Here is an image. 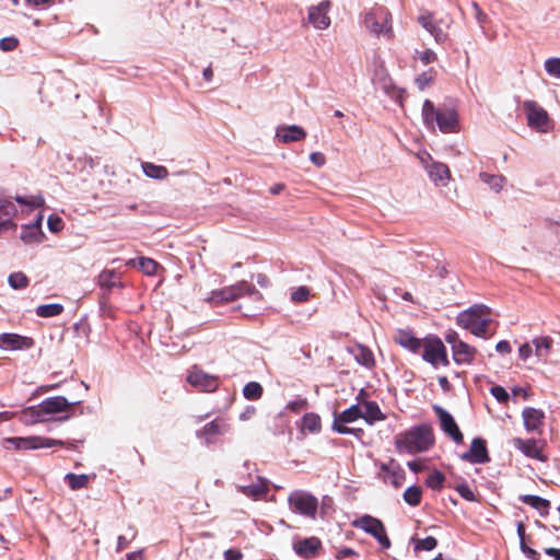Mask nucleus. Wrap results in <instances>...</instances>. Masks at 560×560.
<instances>
[{"instance_id": "6ab92c4d", "label": "nucleus", "mask_w": 560, "mask_h": 560, "mask_svg": "<svg viewBox=\"0 0 560 560\" xmlns=\"http://www.w3.org/2000/svg\"><path fill=\"white\" fill-rule=\"evenodd\" d=\"M42 221L43 215L38 214L33 223L22 226L20 238L24 244H39L44 241L45 234L42 230Z\"/></svg>"}, {"instance_id": "5fc2aeb1", "label": "nucleus", "mask_w": 560, "mask_h": 560, "mask_svg": "<svg viewBox=\"0 0 560 560\" xmlns=\"http://www.w3.org/2000/svg\"><path fill=\"white\" fill-rule=\"evenodd\" d=\"M456 491L460 494V497L467 501L474 502L476 501V495L469 486L466 483H460L456 487Z\"/></svg>"}, {"instance_id": "ea45409f", "label": "nucleus", "mask_w": 560, "mask_h": 560, "mask_svg": "<svg viewBox=\"0 0 560 560\" xmlns=\"http://www.w3.org/2000/svg\"><path fill=\"white\" fill-rule=\"evenodd\" d=\"M302 430H307L311 433H316L320 430L319 416L310 412L302 418Z\"/></svg>"}, {"instance_id": "c9c22d12", "label": "nucleus", "mask_w": 560, "mask_h": 560, "mask_svg": "<svg viewBox=\"0 0 560 560\" xmlns=\"http://www.w3.org/2000/svg\"><path fill=\"white\" fill-rule=\"evenodd\" d=\"M45 420L44 412L40 410V405L24 409L20 415V421L25 424H33Z\"/></svg>"}, {"instance_id": "39448f33", "label": "nucleus", "mask_w": 560, "mask_h": 560, "mask_svg": "<svg viewBox=\"0 0 560 560\" xmlns=\"http://www.w3.org/2000/svg\"><path fill=\"white\" fill-rule=\"evenodd\" d=\"M362 26L375 36L392 38L394 36L392 25V14L383 5H375L363 13Z\"/></svg>"}, {"instance_id": "393cba45", "label": "nucleus", "mask_w": 560, "mask_h": 560, "mask_svg": "<svg viewBox=\"0 0 560 560\" xmlns=\"http://www.w3.org/2000/svg\"><path fill=\"white\" fill-rule=\"evenodd\" d=\"M20 450H37V448H49L56 445H65L61 440H55L44 436H26L21 438Z\"/></svg>"}, {"instance_id": "3c124183", "label": "nucleus", "mask_w": 560, "mask_h": 560, "mask_svg": "<svg viewBox=\"0 0 560 560\" xmlns=\"http://www.w3.org/2000/svg\"><path fill=\"white\" fill-rule=\"evenodd\" d=\"M311 295V291L307 287L301 285L291 292V301L294 303L306 302Z\"/></svg>"}, {"instance_id": "bb28decb", "label": "nucleus", "mask_w": 560, "mask_h": 560, "mask_svg": "<svg viewBox=\"0 0 560 560\" xmlns=\"http://www.w3.org/2000/svg\"><path fill=\"white\" fill-rule=\"evenodd\" d=\"M427 173L435 186H446L451 179L448 166L441 162H432Z\"/></svg>"}, {"instance_id": "7c9ffc66", "label": "nucleus", "mask_w": 560, "mask_h": 560, "mask_svg": "<svg viewBox=\"0 0 560 560\" xmlns=\"http://www.w3.org/2000/svg\"><path fill=\"white\" fill-rule=\"evenodd\" d=\"M362 418L366 423L373 424L376 421L385 419V416L381 411L377 402L375 401H362L360 402Z\"/></svg>"}, {"instance_id": "338daca9", "label": "nucleus", "mask_w": 560, "mask_h": 560, "mask_svg": "<svg viewBox=\"0 0 560 560\" xmlns=\"http://www.w3.org/2000/svg\"><path fill=\"white\" fill-rule=\"evenodd\" d=\"M16 202L20 203V205H25V206H31L32 208H37L39 207L42 203H43V199H32V200H28L24 197H20L18 196L15 198Z\"/></svg>"}, {"instance_id": "9d476101", "label": "nucleus", "mask_w": 560, "mask_h": 560, "mask_svg": "<svg viewBox=\"0 0 560 560\" xmlns=\"http://www.w3.org/2000/svg\"><path fill=\"white\" fill-rule=\"evenodd\" d=\"M445 341L451 346L453 360L458 365H470L477 354V349L463 341L456 331H448Z\"/></svg>"}, {"instance_id": "9b49d317", "label": "nucleus", "mask_w": 560, "mask_h": 560, "mask_svg": "<svg viewBox=\"0 0 560 560\" xmlns=\"http://www.w3.org/2000/svg\"><path fill=\"white\" fill-rule=\"evenodd\" d=\"M421 349H423L422 359L433 368L438 369L440 365L447 366L450 364L446 348L440 338L429 337L423 339Z\"/></svg>"}, {"instance_id": "f8f14e48", "label": "nucleus", "mask_w": 560, "mask_h": 560, "mask_svg": "<svg viewBox=\"0 0 560 560\" xmlns=\"http://www.w3.org/2000/svg\"><path fill=\"white\" fill-rule=\"evenodd\" d=\"M187 383L199 392L212 393L219 386L215 375L206 373L199 366L194 365L187 374Z\"/></svg>"}, {"instance_id": "20e7f679", "label": "nucleus", "mask_w": 560, "mask_h": 560, "mask_svg": "<svg viewBox=\"0 0 560 560\" xmlns=\"http://www.w3.org/2000/svg\"><path fill=\"white\" fill-rule=\"evenodd\" d=\"M236 488L244 495L253 500H260L268 493L269 483L266 478L256 474L255 465L245 462Z\"/></svg>"}, {"instance_id": "79ce46f5", "label": "nucleus", "mask_w": 560, "mask_h": 560, "mask_svg": "<svg viewBox=\"0 0 560 560\" xmlns=\"http://www.w3.org/2000/svg\"><path fill=\"white\" fill-rule=\"evenodd\" d=\"M243 395L248 400H257L262 395V387L257 382H249L244 386Z\"/></svg>"}, {"instance_id": "bf43d9fd", "label": "nucleus", "mask_w": 560, "mask_h": 560, "mask_svg": "<svg viewBox=\"0 0 560 560\" xmlns=\"http://www.w3.org/2000/svg\"><path fill=\"white\" fill-rule=\"evenodd\" d=\"M491 394L494 396V398L499 401V402H506L509 400V394L508 392L502 387V386H493L491 388Z\"/></svg>"}, {"instance_id": "f704fd0d", "label": "nucleus", "mask_w": 560, "mask_h": 560, "mask_svg": "<svg viewBox=\"0 0 560 560\" xmlns=\"http://www.w3.org/2000/svg\"><path fill=\"white\" fill-rule=\"evenodd\" d=\"M94 476H90V475H85V474L75 475V474L69 472L65 476V480L67 481V483L71 490H80V489L86 488L89 486L90 480Z\"/></svg>"}, {"instance_id": "6e6d98bb", "label": "nucleus", "mask_w": 560, "mask_h": 560, "mask_svg": "<svg viewBox=\"0 0 560 560\" xmlns=\"http://www.w3.org/2000/svg\"><path fill=\"white\" fill-rule=\"evenodd\" d=\"M347 422L339 421V417L336 415L332 423V429L340 434H352L354 429L346 425Z\"/></svg>"}, {"instance_id": "f3484780", "label": "nucleus", "mask_w": 560, "mask_h": 560, "mask_svg": "<svg viewBox=\"0 0 560 560\" xmlns=\"http://www.w3.org/2000/svg\"><path fill=\"white\" fill-rule=\"evenodd\" d=\"M229 431V424L223 419H214L196 432V436L206 444L214 442L215 438Z\"/></svg>"}, {"instance_id": "13d9d810", "label": "nucleus", "mask_w": 560, "mask_h": 560, "mask_svg": "<svg viewBox=\"0 0 560 560\" xmlns=\"http://www.w3.org/2000/svg\"><path fill=\"white\" fill-rule=\"evenodd\" d=\"M418 58L423 65L432 63L436 60V54L431 49H425L423 51L417 52Z\"/></svg>"}, {"instance_id": "72a5a7b5", "label": "nucleus", "mask_w": 560, "mask_h": 560, "mask_svg": "<svg viewBox=\"0 0 560 560\" xmlns=\"http://www.w3.org/2000/svg\"><path fill=\"white\" fill-rule=\"evenodd\" d=\"M141 167L145 176L153 179H164L168 176V171L163 165H158L151 162H142Z\"/></svg>"}, {"instance_id": "8fccbe9b", "label": "nucleus", "mask_w": 560, "mask_h": 560, "mask_svg": "<svg viewBox=\"0 0 560 560\" xmlns=\"http://www.w3.org/2000/svg\"><path fill=\"white\" fill-rule=\"evenodd\" d=\"M412 541L415 542L416 551H419V550L430 551V550L434 549L438 544L436 539L432 536H428L424 539H412Z\"/></svg>"}, {"instance_id": "680f3d73", "label": "nucleus", "mask_w": 560, "mask_h": 560, "mask_svg": "<svg viewBox=\"0 0 560 560\" xmlns=\"http://www.w3.org/2000/svg\"><path fill=\"white\" fill-rule=\"evenodd\" d=\"M18 39L15 37H5L0 40V48L3 51L13 50L18 46Z\"/></svg>"}, {"instance_id": "4be33fe9", "label": "nucleus", "mask_w": 560, "mask_h": 560, "mask_svg": "<svg viewBox=\"0 0 560 560\" xmlns=\"http://www.w3.org/2000/svg\"><path fill=\"white\" fill-rule=\"evenodd\" d=\"M382 478L386 483H390L395 488L400 487L405 481V471L404 469L394 460H390L388 464H382Z\"/></svg>"}, {"instance_id": "dca6fc26", "label": "nucleus", "mask_w": 560, "mask_h": 560, "mask_svg": "<svg viewBox=\"0 0 560 560\" xmlns=\"http://www.w3.org/2000/svg\"><path fill=\"white\" fill-rule=\"evenodd\" d=\"M16 213V205L10 198L0 197V233L16 229V223L13 221Z\"/></svg>"}, {"instance_id": "ddd939ff", "label": "nucleus", "mask_w": 560, "mask_h": 560, "mask_svg": "<svg viewBox=\"0 0 560 560\" xmlns=\"http://www.w3.org/2000/svg\"><path fill=\"white\" fill-rule=\"evenodd\" d=\"M418 23L433 36L436 43H444L448 38L446 30L450 27V21L435 20L432 13L425 11L418 16Z\"/></svg>"}, {"instance_id": "c85d7f7f", "label": "nucleus", "mask_w": 560, "mask_h": 560, "mask_svg": "<svg viewBox=\"0 0 560 560\" xmlns=\"http://www.w3.org/2000/svg\"><path fill=\"white\" fill-rule=\"evenodd\" d=\"M513 446L520 450L525 456L542 460L541 448L535 440H523L515 438L512 441Z\"/></svg>"}, {"instance_id": "a211bd4d", "label": "nucleus", "mask_w": 560, "mask_h": 560, "mask_svg": "<svg viewBox=\"0 0 560 560\" xmlns=\"http://www.w3.org/2000/svg\"><path fill=\"white\" fill-rule=\"evenodd\" d=\"M434 411L439 417L441 429L447 435H450L454 442L460 443L463 441V434L458 429L453 416L440 406H435Z\"/></svg>"}, {"instance_id": "4468645a", "label": "nucleus", "mask_w": 560, "mask_h": 560, "mask_svg": "<svg viewBox=\"0 0 560 560\" xmlns=\"http://www.w3.org/2000/svg\"><path fill=\"white\" fill-rule=\"evenodd\" d=\"M331 2L324 0L316 5H311L307 12L308 23L316 30L324 31L330 26L329 11Z\"/></svg>"}, {"instance_id": "b1692460", "label": "nucleus", "mask_w": 560, "mask_h": 560, "mask_svg": "<svg viewBox=\"0 0 560 560\" xmlns=\"http://www.w3.org/2000/svg\"><path fill=\"white\" fill-rule=\"evenodd\" d=\"M394 340L402 348L417 353L422 348L423 339L417 338L411 330L398 329Z\"/></svg>"}, {"instance_id": "4c0bfd02", "label": "nucleus", "mask_w": 560, "mask_h": 560, "mask_svg": "<svg viewBox=\"0 0 560 560\" xmlns=\"http://www.w3.org/2000/svg\"><path fill=\"white\" fill-rule=\"evenodd\" d=\"M63 306L59 303H52V304H43L37 306L36 308V315L39 317H54L58 316L62 313Z\"/></svg>"}, {"instance_id": "aec40b11", "label": "nucleus", "mask_w": 560, "mask_h": 560, "mask_svg": "<svg viewBox=\"0 0 560 560\" xmlns=\"http://www.w3.org/2000/svg\"><path fill=\"white\" fill-rule=\"evenodd\" d=\"M32 346L33 340L28 337L8 332L0 335V349L4 351L28 349Z\"/></svg>"}, {"instance_id": "c756f323", "label": "nucleus", "mask_w": 560, "mask_h": 560, "mask_svg": "<svg viewBox=\"0 0 560 560\" xmlns=\"http://www.w3.org/2000/svg\"><path fill=\"white\" fill-rule=\"evenodd\" d=\"M72 404H70L65 397L56 396L49 397L40 402V410L44 416L57 413L67 410Z\"/></svg>"}, {"instance_id": "0eeeda50", "label": "nucleus", "mask_w": 560, "mask_h": 560, "mask_svg": "<svg viewBox=\"0 0 560 560\" xmlns=\"http://www.w3.org/2000/svg\"><path fill=\"white\" fill-rule=\"evenodd\" d=\"M523 109L526 116L527 125L530 129L540 133H547L552 130L553 122L547 110L535 101H525Z\"/></svg>"}, {"instance_id": "423d86ee", "label": "nucleus", "mask_w": 560, "mask_h": 560, "mask_svg": "<svg viewBox=\"0 0 560 560\" xmlns=\"http://www.w3.org/2000/svg\"><path fill=\"white\" fill-rule=\"evenodd\" d=\"M248 296L255 302L262 300V294L252 283L242 280L232 285L224 287L219 290H213L208 298V301L213 304L226 303L235 301L240 298Z\"/></svg>"}, {"instance_id": "a19ab883", "label": "nucleus", "mask_w": 560, "mask_h": 560, "mask_svg": "<svg viewBox=\"0 0 560 560\" xmlns=\"http://www.w3.org/2000/svg\"><path fill=\"white\" fill-rule=\"evenodd\" d=\"M422 490L418 486L408 487L404 492V500L411 506H417L421 502Z\"/></svg>"}, {"instance_id": "37998d69", "label": "nucleus", "mask_w": 560, "mask_h": 560, "mask_svg": "<svg viewBox=\"0 0 560 560\" xmlns=\"http://www.w3.org/2000/svg\"><path fill=\"white\" fill-rule=\"evenodd\" d=\"M354 357L358 363L364 366H372L374 363L373 353L362 346L358 347L354 351Z\"/></svg>"}, {"instance_id": "4d7b16f0", "label": "nucleus", "mask_w": 560, "mask_h": 560, "mask_svg": "<svg viewBox=\"0 0 560 560\" xmlns=\"http://www.w3.org/2000/svg\"><path fill=\"white\" fill-rule=\"evenodd\" d=\"M534 354V346L530 342H525L518 348V357L522 361H527Z\"/></svg>"}, {"instance_id": "052dcab7", "label": "nucleus", "mask_w": 560, "mask_h": 560, "mask_svg": "<svg viewBox=\"0 0 560 560\" xmlns=\"http://www.w3.org/2000/svg\"><path fill=\"white\" fill-rule=\"evenodd\" d=\"M386 78H387L386 69H385V67H384L383 61H380V63H378L377 68L374 70V74H373L372 80H373L374 82H375V81H378V82H383V83H385Z\"/></svg>"}, {"instance_id": "864d4df0", "label": "nucleus", "mask_w": 560, "mask_h": 560, "mask_svg": "<svg viewBox=\"0 0 560 560\" xmlns=\"http://www.w3.org/2000/svg\"><path fill=\"white\" fill-rule=\"evenodd\" d=\"M47 225L50 232L58 233L63 229V221L58 215H50L47 220Z\"/></svg>"}, {"instance_id": "774afa93", "label": "nucleus", "mask_w": 560, "mask_h": 560, "mask_svg": "<svg viewBox=\"0 0 560 560\" xmlns=\"http://www.w3.org/2000/svg\"><path fill=\"white\" fill-rule=\"evenodd\" d=\"M242 557V552L236 549H228L224 551V560H241Z\"/></svg>"}, {"instance_id": "5701e85b", "label": "nucleus", "mask_w": 560, "mask_h": 560, "mask_svg": "<svg viewBox=\"0 0 560 560\" xmlns=\"http://www.w3.org/2000/svg\"><path fill=\"white\" fill-rule=\"evenodd\" d=\"M532 343L537 362L547 363L553 348V339L549 336H537L533 338Z\"/></svg>"}, {"instance_id": "a878e982", "label": "nucleus", "mask_w": 560, "mask_h": 560, "mask_svg": "<svg viewBox=\"0 0 560 560\" xmlns=\"http://www.w3.org/2000/svg\"><path fill=\"white\" fill-rule=\"evenodd\" d=\"M522 417L524 420L525 429L529 432H539L542 424L545 413L540 409L527 407L523 410Z\"/></svg>"}, {"instance_id": "f03ea898", "label": "nucleus", "mask_w": 560, "mask_h": 560, "mask_svg": "<svg viewBox=\"0 0 560 560\" xmlns=\"http://www.w3.org/2000/svg\"><path fill=\"white\" fill-rule=\"evenodd\" d=\"M433 443L432 429L427 424L412 427L396 436V447L400 453H421L429 450Z\"/></svg>"}, {"instance_id": "e433bc0d", "label": "nucleus", "mask_w": 560, "mask_h": 560, "mask_svg": "<svg viewBox=\"0 0 560 560\" xmlns=\"http://www.w3.org/2000/svg\"><path fill=\"white\" fill-rule=\"evenodd\" d=\"M525 504L536 509L541 515L547 514L549 509V501L538 495L526 494L522 498Z\"/></svg>"}, {"instance_id": "2eb2a0df", "label": "nucleus", "mask_w": 560, "mask_h": 560, "mask_svg": "<svg viewBox=\"0 0 560 560\" xmlns=\"http://www.w3.org/2000/svg\"><path fill=\"white\" fill-rule=\"evenodd\" d=\"M459 457L462 460L471 464H483L490 460L486 442L480 438L474 439L469 450Z\"/></svg>"}, {"instance_id": "0e129e2a", "label": "nucleus", "mask_w": 560, "mask_h": 560, "mask_svg": "<svg viewBox=\"0 0 560 560\" xmlns=\"http://www.w3.org/2000/svg\"><path fill=\"white\" fill-rule=\"evenodd\" d=\"M417 156H418L420 163L422 164V166L425 168V171H428V167H430V164L432 162H434L431 154L427 151L419 152L417 154Z\"/></svg>"}, {"instance_id": "473e14b6", "label": "nucleus", "mask_w": 560, "mask_h": 560, "mask_svg": "<svg viewBox=\"0 0 560 560\" xmlns=\"http://www.w3.org/2000/svg\"><path fill=\"white\" fill-rule=\"evenodd\" d=\"M479 178L482 183L488 185V187L492 191H494L497 194L502 191V189L505 187L506 182H508L506 178L501 174H490L487 172L479 173Z\"/></svg>"}, {"instance_id": "f257e3e1", "label": "nucleus", "mask_w": 560, "mask_h": 560, "mask_svg": "<svg viewBox=\"0 0 560 560\" xmlns=\"http://www.w3.org/2000/svg\"><path fill=\"white\" fill-rule=\"evenodd\" d=\"M423 124L434 130L438 126L443 133H457L460 130L458 113L454 107L446 105L435 107L430 100H425L422 105Z\"/></svg>"}, {"instance_id": "6e6552de", "label": "nucleus", "mask_w": 560, "mask_h": 560, "mask_svg": "<svg viewBox=\"0 0 560 560\" xmlns=\"http://www.w3.org/2000/svg\"><path fill=\"white\" fill-rule=\"evenodd\" d=\"M351 525L375 538L383 549L390 548V539L387 536L385 525L380 518L365 514L353 520Z\"/></svg>"}, {"instance_id": "09e8293b", "label": "nucleus", "mask_w": 560, "mask_h": 560, "mask_svg": "<svg viewBox=\"0 0 560 560\" xmlns=\"http://www.w3.org/2000/svg\"><path fill=\"white\" fill-rule=\"evenodd\" d=\"M444 479L445 477L441 471L434 470L427 477L425 485L433 490H440L443 487Z\"/></svg>"}, {"instance_id": "49530a36", "label": "nucleus", "mask_w": 560, "mask_h": 560, "mask_svg": "<svg viewBox=\"0 0 560 560\" xmlns=\"http://www.w3.org/2000/svg\"><path fill=\"white\" fill-rule=\"evenodd\" d=\"M136 537H137V529L133 526H129L128 533L126 535L118 536L117 547H116L117 552H120L121 550L127 548L129 546V544L133 539H136Z\"/></svg>"}, {"instance_id": "cd10ccee", "label": "nucleus", "mask_w": 560, "mask_h": 560, "mask_svg": "<svg viewBox=\"0 0 560 560\" xmlns=\"http://www.w3.org/2000/svg\"><path fill=\"white\" fill-rule=\"evenodd\" d=\"M319 547L320 541L316 537L300 539L293 542L295 553L305 559L314 557Z\"/></svg>"}, {"instance_id": "a18cd8bd", "label": "nucleus", "mask_w": 560, "mask_h": 560, "mask_svg": "<svg viewBox=\"0 0 560 560\" xmlns=\"http://www.w3.org/2000/svg\"><path fill=\"white\" fill-rule=\"evenodd\" d=\"M138 265L141 271L147 276L155 275L159 268V264L155 260L148 257H140L138 259Z\"/></svg>"}, {"instance_id": "603ef678", "label": "nucleus", "mask_w": 560, "mask_h": 560, "mask_svg": "<svg viewBox=\"0 0 560 560\" xmlns=\"http://www.w3.org/2000/svg\"><path fill=\"white\" fill-rule=\"evenodd\" d=\"M434 78V73L432 70L424 71L423 73L419 74L416 79V84L420 90H424L427 86H429Z\"/></svg>"}, {"instance_id": "de8ad7c7", "label": "nucleus", "mask_w": 560, "mask_h": 560, "mask_svg": "<svg viewBox=\"0 0 560 560\" xmlns=\"http://www.w3.org/2000/svg\"><path fill=\"white\" fill-rule=\"evenodd\" d=\"M544 68L550 77L560 79V58L551 57L546 59L544 62Z\"/></svg>"}, {"instance_id": "1a4fd4ad", "label": "nucleus", "mask_w": 560, "mask_h": 560, "mask_svg": "<svg viewBox=\"0 0 560 560\" xmlns=\"http://www.w3.org/2000/svg\"><path fill=\"white\" fill-rule=\"evenodd\" d=\"M290 510L305 517L315 518L318 509V500L312 493L304 490H294L288 498Z\"/></svg>"}, {"instance_id": "58836bf2", "label": "nucleus", "mask_w": 560, "mask_h": 560, "mask_svg": "<svg viewBox=\"0 0 560 560\" xmlns=\"http://www.w3.org/2000/svg\"><path fill=\"white\" fill-rule=\"evenodd\" d=\"M361 409L362 407H360V402L350 406L348 409L337 415L339 417V421L347 423L357 421L358 419L362 418Z\"/></svg>"}, {"instance_id": "2f4dec72", "label": "nucleus", "mask_w": 560, "mask_h": 560, "mask_svg": "<svg viewBox=\"0 0 560 560\" xmlns=\"http://www.w3.org/2000/svg\"><path fill=\"white\" fill-rule=\"evenodd\" d=\"M97 283L102 289L108 291L114 288H124L119 273L110 269H105L98 275Z\"/></svg>"}, {"instance_id": "412c9836", "label": "nucleus", "mask_w": 560, "mask_h": 560, "mask_svg": "<svg viewBox=\"0 0 560 560\" xmlns=\"http://www.w3.org/2000/svg\"><path fill=\"white\" fill-rule=\"evenodd\" d=\"M305 137L306 131L298 125H282L276 129V139L282 143L302 141Z\"/></svg>"}, {"instance_id": "7ed1b4c3", "label": "nucleus", "mask_w": 560, "mask_h": 560, "mask_svg": "<svg viewBox=\"0 0 560 560\" xmlns=\"http://www.w3.org/2000/svg\"><path fill=\"white\" fill-rule=\"evenodd\" d=\"M490 322V308L483 304H475L456 317L457 326L480 338H486Z\"/></svg>"}, {"instance_id": "c03bdc74", "label": "nucleus", "mask_w": 560, "mask_h": 560, "mask_svg": "<svg viewBox=\"0 0 560 560\" xmlns=\"http://www.w3.org/2000/svg\"><path fill=\"white\" fill-rule=\"evenodd\" d=\"M9 285L14 290L25 289L28 285V278L25 273L18 271L13 272L8 278Z\"/></svg>"}, {"instance_id": "69168bd1", "label": "nucleus", "mask_w": 560, "mask_h": 560, "mask_svg": "<svg viewBox=\"0 0 560 560\" xmlns=\"http://www.w3.org/2000/svg\"><path fill=\"white\" fill-rule=\"evenodd\" d=\"M310 160L317 167H320V166H323L326 163V158L320 152H312L310 154Z\"/></svg>"}, {"instance_id": "e2e57ef3", "label": "nucleus", "mask_w": 560, "mask_h": 560, "mask_svg": "<svg viewBox=\"0 0 560 560\" xmlns=\"http://www.w3.org/2000/svg\"><path fill=\"white\" fill-rule=\"evenodd\" d=\"M520 547H521L522 552L528 559H530V560H539V553L535 549L528 547L525 542H522V545H520Z\"/></svg>"}]
</instances>
